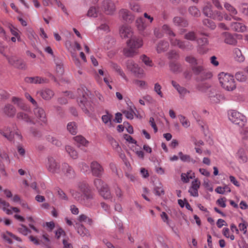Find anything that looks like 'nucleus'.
I'll return each instance as SVG.
<instances>
[{
    "instance_id": "nucleus-47",
    "label": "nucleus",
    "mask_w": 248,
    "mask_h": 248,
    "mask_svg": "<svg viewBox=\"0 0 248 248\" xmlns=\"http://www.w3.org/2000/svg\"><path fill=\"white\" fill-rule=\"evenodd\" d=\"M78 167L80 170V171L83 173H89L91 171L89 165L85 162H82L79 163L78 164Z\"/></svg>"
},
{
    "instance_id": "nucleus-28",
    "label": "nucleus",
    "mask_w": 248,
    "mask_h": 248,
    "mask_svg": "<svg viewBox=\"0 0 248 248\" xmlns=\"http://www.w3.org/2000/svg\"><path fill=\"white\" fill-rule=\"evenodd\" d=\"M169 44L167 41L161 40L157 45L156 49L157 53H160L161 52L167 51L169 48Z\"/></svg>"
},
{
    "instance_id": "nucleus-62",
    "label": "nucleus",
    "mask_w": 248,
    "mask_h": 248,
    "mask_svg": "<svg viewBox=\"0 0 248 248\" xmlns=\"http://www.w3.org/2000/svg\"><path fill=\"white\" fill-rule=\"evenodd\" d=\"M180 159L183 162H190V156L187 155H184L182 152L178 153Z\"/></svg>"
},
{
    "instance_id": "nucleus-13",
    "label": "nucleus",
    "mask_w": 248,
    "mask_h": 248,
    "mask_svg": "<svg viewBox=\"0 0 248 248\" xmlns=\"http://www.w3.org/2000/svg\"><path fill=\"white\" fill-rule=\"evenodd\" d=\"M8 62L14 67L19 69H25L26 64L23 60L18 58L15 56H5Z\"/></svg>"
},
{
    "instance_id": "nucleus-17",
    "label": "nucleus",
    "mask_w": 248,
    "mask_h": 248,
    "mask_svg": "<svg viewBox=\"0 0 248 248\" xmlns=\"http://www.w3.org/2000/svg\"><path fill=\"white\" fill-rule=\"evenodd\" d=\"M126 43L127 46H131L135 48L136 51H138V49L143 45L142 39L136 36H134L128 40Z\"/></svg>"
},
{
    "instance_id": "nucleus-63",
    "label": "nucleus",
    "mask_w": 248,
    "mask_h": 248,
    "mask_svg": "<svg viewBox=\"0 0 248 248\" xmlns=\"http://www.w3.org/2000/svg\"><path fill=\"white\" fill-rule=\"evenodd\" d=\"M114 221L116 223V228L118 230L120 233L123 232V224L122 221L119 219L117 217H114Z\"/></svg>"
},
{
    "instance_id": "nucleus-58",
    "label": "nucleus",
    "mask_w": 248,
    "mask_h": 248,
    "mask_svg": "<svg viewBox=\"0 0 248 248\" xmlns=\"http://www.w3.org/2000/svg\"><path fill=\"white\" fill-rule=\"evenodd\" d=\"M123 113L127 119L130 120H132L134 118V114H135L134 111L132 109L130 110H124Z\"/></svg>"
},
{
    "instance_id": "nucleus-41",
    "label": "nucleus",
    "mask_w": 248,
    "mask_h": 248,
    "mask_svg": "<svg viewBox=\"0 0 248 248\" xmlns=\"http://www.w3.org/2000/svg\"><path fill=\"white\" fill-rule=\"evenodd\" d=\"M67 129L72 135H76L77 133V125L75 122H71L67 124Z\"/></svg>"
},
{
    "instance_id": "nucleus-31",
    "label": "nucleus",
    "mask_w": 248,
    "mask_h": 248,
    "mask_svg": "<svg viewBox=\"0 0 248 248\" xmlns=\"http://www.w3.org/2000/svg\"><path fill=\"white\" fill-rule=\"evenodd\" d=\"M75 144L80 147L81 146H86L88 144V141L84 137L82 136H77L74 138Z\"/></svg>"
},
{
    "instance_id": "nucleus-10",
    "label": "nucleus",
    "mask_w": 248,
    "mask_h": 248,
    "mask_svg": "<svg viewBox=\"0 0 248 248\" xmlns=\"http://www.w3.org/2000/svg\"><path fill=\"white\" fill-rule=\"evenodd\" d=\"M127 69L138 78H142L144 75V70L132 60H129L126 62Z\"/></svg>"
},
{
    "instance_id": "nucleus-15",
    "label": "nucleus",
    "mask_w": 248,
    "mask_h": 248,
    "mask_svg": "<svg viewBox=\"0 0 248 248\" xmlns=\"http://www.w3.org/2000/svg\"><path fill=\"white\" fill-rule=\"evenodd\" d=\"M1 207L2 210L9 215H12L13 212L18 213L20 212L17 207L10 206L9 202L0 198V208Z\"/></svg>"
},
{
    "instance_id": "nucleus-27",
    "label": "nucleus",
    "mask_w": 248,
    "mask_h": 248,
    "mask_svg": "<svg viewBox=\"0 0 248 248\" xmlns=\"http://www.w3.org/2000/svg\"><path fill=\"white\" fill-rule=\"evenodd\" d=\"M17 119L23 120L27 123L35 124V122L32 120L29 115L24 112H19L16 114Z\"/></svg>"
},
{
    "instance_id": "nucleus-29",
    "label": "nucleus",
    "mask_w": 248,
    "mask_h": 248,
    "mask_svg": "<svg viewBox=\"0 0 248 248\" xmlns=\"http://www.w3.org/2000/svg\"><path fill=\"white\" fill-rule=\"evenodd\" d=\"M77 230L78 233L82 237L88 236L89 234L88 230L82 225L79 223H76L74 226Z\"/></svg>"
},
{
    "instance_id": "nucleus-5",
    "label": "nucleus",
    "mask_w": 248,
    "mask_h": 248,
    "mask_svg": "<svg viewBox=\"0 0 248 248\" xmlns=\"http://www.w3.org/2000/svg\"><path fill=\"white\" fill-rule=\"evenodd\" d=\"M218 79L221 86L227 91H232L236 88L233 76L223 72L218 75Z\"/></svg>"
},
{
    "instance_id": "nucleus-43",
    "label": "nucleus",
    "mask_w": 248,
    "mask_h": 248,
    "mask_svg": "<svg viewBox=\"0 0 248 248\" xmlns=\"http://www.w3.org/2000/svg\"><path fill=\"white\" fill-rule=\"evenodd\" d=\"M108 139L113 149L118 152H120L121 150V148L117 141L111 136H108Z\"/></svg>"
},
{
    "instance_id": "nucleus-23",
    "label": "nucleus",
    "mask_w": 248,
    "mask_h": 248,
    "mask_svg": "<svg viewBox=\"0 0 248 248\" xmlns=\"http://www.w3.org/2000/svg\"><path fill=\"white\" fill-rule=\"evenodd\" d=\"M83 194L84 202H82V204H83L88 207L91 206L92 205V203L90 202V201L94 199V194L89 191H87Z\"/></svg>"
},
{
    "instance_id": "nucleus-30",
    "label": "nucleus",
    "mask_w": 248,
    "mask_h": 248,
    "mask_svg": "<svg viewBox=\"0 0 248 248\" xmlns=\"http://www.w3.org/2000/svg\"><path fill=\"white\" fill-rule=\"evenodd\" d=\"M231 29L234 31L243 32L246 31V27L242 23L233 22L231 24Z\"/></svg>"
},
{
    "instance_id": "nucleus-1",
    "label": "nucleus",
    "mask_w": 248,
    "mask_h": 248,
    "mask_svg": "<svg viewBox=\"0 0 248 248\" xmlns=\"http://www.w3.org/2000/svg\"><path fill=\"white\" fill-rule=\"evenodd\" d=\"M162 30L169 35V39L171 46H177L180 49L186 51H191L193 49L194 46L191 43L175 38L176 34L168 25H163L162 26Z\"/></svg>"
},
{
    "instance_id": "nucleus-57",
    "label": "nucleus",
    "mask_w": 248,
    "mask_h": 248,
    "mask_svg": "<svg viewBox=\"0 0 248 248\" xmlns=\"http://www.w3.org/2000/svg\"><path fill=\"white\" fill-rule=\"evenodd\" d=\"M239 10L244 15L248 16V4L247 3H242L239 6Z\"/></svg>"
},
{
    "instance_id": "nucleus-53",
    "label": "nucleus",
    "mask_w": 248,
    "mask_h": 248,
    "mask_svg": "<svg viewBox=\"0 0 248 248\" xmlns=\"http://www.w3.org/2000/svg\"><path fill=\"white\" fill-rule=\"evenodd\" d=\"M170 68L173 72H179L181 70V65L175 62H171L170 64Z\"/></svg>"
},
{
    "instance_id": "nucleus-24",
    "label": "nucleus",
    "mask_w": 248,
    "mask_h": 248,
    "mask_svg": "<svg viewBox=\"0 0 248 248\" xmlns=\"http://www.w3.org/2000/svg\"><path fill=\"white\" fill-rule=\"evenodd\" d=\"M3 112L8 117H13L16 113V109L13 105L8 104L4 106Z\"/></svg>"
},
{
    "instance_id": "nucleus-12",
    "label": "nucleus",
    "mask_w": 248,
    "mask_h": 248,
    "mask_svg": "<svg viewBox=\"0 0 248 248\" xmlns=\"http://www.w3.org/2000/svg\"><path fill=\"white\" fill-rule=\"evenodd\" d=\"M136 26L143 36H148L150 35L151 31L146 29L147 25L142 17L137 18L136 20Z\"/></svg>"
},
{
    "instance_id": "nucleus-36",
    "label": "nucleus",
    "mask_w": 248,
    "mask_h": 248,
    "mask_svg": "<svg viewBox=\"0 0 248 248\" xmlns=\"http://www.w3.org/2000/svg\"><path fill=\"white\" fill-rule=\"evenodd\" d=\"M233 53L235 60L238 62H241L244 61L245 57L242 55L241 50L238 48H235L233 49Z\"/></svg>"
},
{
    "instance_id": "nucleus-45",
    "label": "nucleus",
    "mask_w": 248,
    "mask_h": 248,
    "mask_svg": "<svg viewBox=\"0 0 248 248\" xmlns=\"http://www.w3.org/2000/svg\"><path fill=\"white\" fill-rule=\"evenodd\" d=\"M202 23L205 26L210 28L211 30H214L216 28V25L215 23L208 18L204 19L202 20Z\"/></svg>"
},
{
    "instance_id": "nucleus-26",
    "label": "nucleus",
    "mask_w": 248,
    "mask_h": 248,
    "mask_svg": "<svg viewBox=\"0 0 248 248\" xmlns=\"http://www.w3.org/2000/svg\"><path fill=\"white\" fill-rule=\"evenodd\" d=\"M185 61L192 66L198 64H202L203 60L202 59H197L192 55L186 56L185 58Z\"/></svg>"
},
{
    "instance_id": "nucleus-54",
    "label": "nucleus",
    "mask_w": 248,
    "mask_h": 248,
    "mask_svg": "<svg viewBox=\"0 0 248 248\" xmlns=\"http://www.w3.org/2000/svg\"><path fill=\"white\" fill-rule=\"evenodd\" d=\"M198 46H206L208 44V40L207 37H201L196 40Z\"/></svg>"
},
{
    "instance_id": "nucleus-49",
    "label": "nucleus",
    "mask_w": 248,
    "mask_h": 248,
    "mask_svg": "<svg viewBox=\"0 0 248 248\" xmlns=\"http://www.w3.org/2000/svg\"><path fill=\"white\" fill-rule=\"evenodd\" d=\"M224 14L218 11H215L212 15V17L211 18L214 20L218 21H222L223 19Z\"/></svg>"
},
{
    "instance_id": "nucleus-11",
    "label": "nucleus",
    "mask_w": 248,
    "mask_h": 248,
    "mask_svg": "<svg viewBox=\"0 0 248 248\" xmlns=\"http://www.w3.org/2000/svg\"><path fill=\"white\" fill-rule=\"evenodd\" d=\"M101 10L107 15H112L116 10L115 2L111 0H104L101 2Z\"/></svg>"
},
{
    "instance_id": "nucleus-6",
    "label": "nucleus",
    "mask_w": 248,
    "mask_h": 248,
    "mask_svg": "<svg viewBox=\"0 0 248 248\" xmlns=\"http://www.w3.org/2000/svg\"><path fill=\"white\" fill-rule=\"evenodd\" d=\"M228 118L230 121L241 127L245 126L247 123L246 117L242 113L234 110H231L228 112Z\"/></svg>"
},
{
    "instance_id": "nucleus-19",
    "label": "nucleus",
    "mask_w": 248,
    "mask_h": 248,
    "mask_svg": "<svg viewBox=\"0 0 248 248\" xmlns=\"http://www.w3.org/2000/svg\"><path fill=\"white\" fill-rule=\"evenodd\" d=\"M37 93L46 100H50L54 95V92L48 88H44Z\"/></svg>"
},
{
    "instance_id": "nucleus-25",
    "label": "nucleus",
    "mask_w": 248,
    "mask_h": 248,
    "mask_svg": "<svg viewBox=\"0 0 248 248\" xmlns=\"http://www.w3.org/2000/svg\"><path fill=\"white\" fill-rule=\"evenodd\" d=\"M12 101L16 105L21 109L25 111L28 110V107L22 99L16 97H13Z\"/></svg>"
},
{
    "instance_id": "nucleus-22",
    "label": "nucleus",
    "mask_w": 248,
    "mask_h": 248,
    "mask_svg": "<svg viewBox=\"0 0 248 248\" xmlns=\"http://www.w3.org/2000/svg\"><path fill=\"white\" fill-rule=\"evenodd\" d=\"M120 34L122 38H129L132 36L133 31L131 27L127 26H123L120 30Z\"/></svg>"
},
{
    "instance_id": "nucleus-55",
    "label": "nucleus",
    "mask_w": 248,
    "mask_h": 248,
    "mask_svg": "<svg viewBox=\"0 0 248 248\" xmlns=\"http://www.w3.org/2000/svg\"><path fill=\"white\" fill-rule=\"evenodd\" d=\"M78 188L83 194L89 190L88 184L84 182L79 183L78 184Z\"/></svg>"
},
{
    "instance_id": "nucleus-21",
    "label": "nucleus",
    "mask_w": 248,
    "mask_h": 248,
    "mask_svg": "<svg viewBox=\"0 0 248 248\" xmlns=\"http://www.w3.org/2000/svg\"><path fill=\"white\" fill-rule=\"evenodd\" d=\"M119 15L122 19L126 22H132L134 19V16L127 9H122L120 10Z\"/></svg>"
},
{
    "instance_id": "nucleus-14",
    "label": "nucleus",
    "mask_w": 248,
    "mask_h": 248,
    "mask_svg": "<svg viewBox=\"0 0 248 248\" xmlns=\"http://www.w3.org/2000/svg\"><path fill=\"white\" fill-rule=\"evenodd\" d=\"M91 171L93 176L100 178L104 173V168L97 161H93L90 165Z\"/></svg>"
},
{
    "instance_id": "nucleus-50",
    "label": "nucleus",
    "mask_w": 248,
    "mask_h": 248,
    "mask_svg": "<svg viewBox=\"0 0 248 248\" xmlns=\"http://www.w3.org/2000/svg\"><path fill=\"white\" fill-rule=\"evenodd\" d=\"M9 233H12L11 232L7 231L5 232H3L1 234V237L3 240L9 244H13V241L11 239L12 238L11 235Z\"/></svg>"
},
{
    "instance_id": "nucleus-56",
    "label": "nucleus",
    "mask_w": 248,
    "mask_h": 248,
    "mask_svg": "<svg viewBox=\"0 0 248 248\" xmlns=\"http://www.w3.org/2000/svg\"><path fill=\"white\" fill-rule=\"evenodd\" d=\"M17 230L19 232L24 235H27L28 233H31V231L23 224L20 225V227L18 228Z\"/></svg>"
},
{
    "instance_id": "nucleus-32",
    "label": "nucleus",
    "mask_w": 248,
    "mask_h": 248,
    "mask_svg": "<svg viewBox=\"0 0 248 248\" xmlns=\"http://www.w3.org/2000/svg\"><path fill=\"white\" fill-rule=\"evenodd\" d=\"M137 53L138 51L131 46H127L123 49V54L126 57H133Z\"/></svg>"
},
{
    "instance_id": "nucleus-42",
    "label": "nucleus",
    "mask_w": 248,
    "mask_h": 248,
    "mask_svg": "<svg viewBox=\"0 0 248 248\" xmlns=\"http://www.w3.org/2000/svg\"><path fill=\"white\" fill-rule=\"evenodd\" d=\"M65 150L73 159H77L78 157L77 152L71 146L69 145L66 146Z\"/></svg>"
},
{
    "instance_id": "nucleus-46",
    "label": "nucleus",
    "mask_w": 248,
    "mask_h": 248,
    "mask_svg": "<svg viewBox=\"0 0 248 248\" xmlns=\"http://www.w3.org/2000/svg\"><path fill=\"white\" fill-rule=\"evenodd\" d=\"M178 117L180 123L183 127L185 128H187L190 126V123L189 121L183 115H179Z\"/></svg>"
},
{
    "instance_id": "nucleus-39",
    "label": "nucleus",
    "mask_w": 248,
    "mask_h": 248,
    "mask_svg": "<svg viewBox=\"0 0 248 248\" xmlns=\"http://www.w3.org/2000/svg\"><path fill=\"white\" fill-rule=\"evenodd\" d=\"M188 12L192 16L198 17L201 16L200 11L195 6H191L188 8Z\"/></svg>"
},
{
    "instance_id": "nucleus-16",
    "label": "nucleus",
    "mask_w": 248,
    "mask_h": 248,
    "mask_svg": "<svg viewBox=\"0 0 248 248\" xmlns=\"http://www.w3.org/2000/svg\"><path fill=\"white\" fill-rule=\"evenodd\" d=\"M65 177L69 178H74L76 176V173L73 168L68 163L64 162L62 163L61 171Z\"/></svg>"
},
{
    "instance_id": "nucleus-61",
    "label": "nucleus",
    "mask_w": 248,
    "mask_h": 248,
    "mask_svg": "<svg viewBox=\"0 0 248 248\" xmlns=\"http://www.w3.org/2000/svg\"><path fill=\"white\" fill-rule=\"evenodd\" d=\"M162 87L158 83H156L154 86V91L160 97H163V94L161 92Z\"/></svg>"
},
{
    "instance_id": "nucleus-37",
    "label": "nucleus",
    "mask_w": 248,
    "mask_h": 248,
    "mask_svg": "<svg viewBox=\"0 0 248 248\" xmlns=\"http://www.w3.org/2000/svg\"><path fill=\"white\" fill-rule=\"evenodd\" d=\"M111 67L112 68L115 70L116 72H117L122 78L127 80V78L125 74L123 72L121 67L119 65L115 63H111Z\"/></svg>"
},
{
    "instance_id": "nucleus-2",
    "label": "nucleus",
    "mask_w": 248,
    "mask_h": 248,
    "mask_svg": "<svg viewBox=\"0 0 248 248\" xmlns=\"http://www.w3.org/2000/svg\"><path fill=\"white\" fill-rule=\"evenodd\" d=\"M83 91H85L83 88L78 89V90L79 95H80V93H82V97L78 100V104L85 114L90 115L94 111V108L91 101L88 99V93H83Z\"/></svg>"
},
{
    "instance_id": "nucleus-59",
    "label": "nucleus",
    "mask_w": 248,
    "mask_h": 248,
    "mask_svg": "<svg viewBox=\"0 0 248 248\" xmlns=\"http://www.w3.org/2000/svg\"><path fill=\"white\" fill-rule=\"evenodd\" d=\"M236 79L240 81L243 82L246 80V76L242 72H238L235 74Z\"/></svg>"
},
{
    "instance_id": "nucleus-48",
    "label": "nucleus",
    "mask_w": 248,
    "mask_h": 248,
    "mask_svg": "<svg viewBox=\"0 0 248 248\" xmlns=\"http://www.w3.org/2000/svg\"><path fill=\"white\" fill-rule=\"evenodd\" d=\"M55 190L58 194L59 198L61 200L66 201H67L68 200V198L66 195V194L60 187H57L55 188Z\"/></svg>"
},
{
    "instance_id": "nucleus-7",
    "label": "nucleus",
    "mask_w": 248,
    "mask_h": 248,
    "mask_svg": "<svg viewBox=\"0 0 248 248\" xmlns=\"http://www.w3.org/2000/svg\"><path fill=\"white\" fill-rule=\"evenodd\" d=\"M191 70L195 75L200 76L197 78V81H203L212 76L210 72H206L205 71L203 62L202 64H198L192 66Z\"/></svg>"
},
{
    "instance_id": "nucleus-60",
    "label": "nucleus",
    "mask_w": 248,
    "mask_h": 248,
    "mask_svg": "<svg viewBox=\"0 0 248 248\" xmlns=\"http://www.w3.org/2000/svg\"><path fill=\"white\" fill-rule=\"evenodd\" d=\"M223 99V96L219 94H216V95L210 97L211 101L214 103H218Z\"/></svg>"
},
{
    "instance_id": "nucleus-18",
    "label": "nucleus",
    "mask_w": 248,
    "mask_h": 248,
    "mask_svg": "<svg viewBox=\"0 0 248 248\" xmlns=\"http://www.w3.org/2000/svg\"><path fill=\"white\" fill-rule=\"evenodd\" d=\"M224 7L226 10L229 12L230 16H231L234 20L237 21H241L242 20L241 18L236 16L238 12L233 6L228 2H225L224 3Z\"/></svg>"
},
{
    "instance_id": "nucleus-51",
    "label": "nucleus",
    "mask_w": 248,
    "mask_h": 248,
    "mask_svg": "<svg viewBox=\"0 0 248 248\" xmlns=\"http://www.w3.org/2000/svg\"><path fill=\"white\" fill-rule=\"evenodd\" d=\"M140 59L147 66L152 67L154 65L152 60L145 55H142L140 56Z\"/></svg>"
},
{
    "instance_id": "nucleus-52",
    "label": "nucleus",
    "mask_w": 248,
    "mask_h": 248,
    "mask_svg": "<svg viewBox=\"0 0 248 248\" xmlns=\"http://www.w3.org/2000/svg\"><path fill=\"white\" fill-rule=\"evenodd\" d=\"M87 15L89 17H96L97 16L96 8L93 6L91 7L87 12Z\"/></svg>"
},
{
    "instance_id": "nucleus-4",
    "label": "nucleus",
    "mask_w": 248,
    "mask_h": 248,
    "mask_svg": "<svg viewBox=\"0 0 248 248\" xmlns=\"http://www.w3.org/2000/svg\"><path fill=\"white\" fill-rule=\"evenodd\" d=\"M93 185L97 190L99 194L105 200L112 199V195L107 184L99 178H95Z\"/></svg>"
},
{
    "instance_id": "nucleus-3",
    "label": "nucleus",
    "mask_w": 248,
    "mask_h": 248,
    "mask_svg": "<svg viewBox=\"0 0 248 248\" xmlns=\"http://www.w3.org/2000/svg\"><path fill=\"white\" fill-rule=\"evenodd\" d=\"M0 134L10 141L15 139L21 140L22 136L16 124H13L11 127L7 126L0 129Z\"/></svg>"
},
{
    "instance_id": "nucleus-38",
    "label": "nucleus",
    "mask_w": 248,
    "mask_h": 248,
    "mask_svg": "<svg viewBox=\"0 0 248 248\" xmlns=\"http://www.w3.org/2000/svg\"><path fill=\"white\" fill-rule=\"evenodd\" d=\"M112 117V115L109 114L108 112H107L106 114L103 115L102 116V120L105 124H107L109 127H111L112 126L111 122Z\"/></svg>"
},
{
    "instance_id": "nucleus-40",
    "label": "nucleus",
    "mask_w": 248,
    "mask_h": 248,
    "mask_svg": "<svg viewBox=\"0 0 248 248\" xmlns=\"http://www.w3.org/2000/svg\"><path fill=\"white\" fill-rule=\"evenodd\" d=\"M192 172L191 170L187 172L186 173H182L181 175V180L185 183L189 182L190 179H193L195 177L194 173H193L191 175L190 174Z\"/></svg>"
},
{
    "instance_id": "nucleus-9",
    "label": "nucleus",
    "mask_w": 248,
    "mask_h": 248,
    "mask_svg": "<svg viewBox=\"0 0 248 248\" xmlns=\"http://www.w3.org/2000/svg\"><path fill=\"white\" fill-rule=\"evenodd\" d=\"M46 167L49 172L52 174H60L61 165L60 162L52 156H48L46 160Z\"/></svg>"
},
{
    "instance_id": "nucleus-8",
    "label": "nucleus",
    "mask_w": 248,
    "mask_h": 248,
    "mask_svg": "<svg viewBox=\"0 0 248 248\" xmlns=\"http://www.w3.org/2000/svg\"><path fill=\"white\" fill-rule=\"evenodd\" d=\"M33 111L36 123L41 126H46L48 122L45 110L42 108L37 106L34 108Z\"/></svg>"
},
{
    "instance_id": "nucleus-20",
    "label": "nucleus",
    "mask_w": 248,
    "mask_h": 248,
    "mask_svg": "<svg viewBox=\"0 0 248 248\" xmlns=\"http://www.w3.org/2000/svg\"><path fill=\"white\" fill-rule=\"evenodd\" d=\"M24 80L27 83L33 84H41L48 82V80L46 78L38 76L34 77H26Z\"/></svg>"
},
{
    "instance_id": "nucleus-34",
    "label": "nucleus",
    "mask_w": 248,
    "mask_h": 248,
    "mask_svg": "<svg viewBox=\"0 0 248 248\" xmlns=\"http://www.w3.org/2000/svg\"><path fill=\"white\" fill-rule=\"evenodd\" d=\"M224 35V42L229 45H235L237 43L236 39L229 32H225Z\"/></svg>"
},
{
    "instance_id": "nucleus-64",
    "label": "nucleus",
    "mask_w": 248,
    "mask_h": 248,
    "mask_svg": "<svg viewBox=\"0 0 248 248\" xmlns=\"http://www.w3.org/2000/svg\"><path fill=\"white\" fill-rule=\"evenodd\" d=\"M155 194L159 196L165 194L163 186L161 184H160L159 186H156L155 187Z\"/></svg>"
},
{
    "instance_id": "nucleus-33",
    "label": "nucleus",
    "mask_w": 248,
    "mask_h": 248,
    "mask_svg": "<svg viewBox=\"0 0 248 248\" xmlns=\"http://www.w3.org/2000/svg\"><path fill=\"white\" fill-rule=\"evenodd\" d=\"M70 192L72 196L78 202L82 203V202H84L83 199V194L80 192L73 189L70 190Z\"/></svg>"
},
{
    "instance_id": "nucleus-35",
    "label": "nucleus",
    "mask_w": 248,
    "mask_h": 248,
    "mask_svg": "<svg viewBox=\"0 0 248 248\" xmlns=\"http://www.w3.org/2000/svg\"><path fill=\"white\" fill-rule=\"evenodd\" d=\"M202 12L204 15L208 17H212L213 12L212 10V6L210 3H207L202 9Z\"/></svg>"
},
{
    "instance_id": "nucleus-44",
    "label": "nucleus",
    "mask_w": 248,
    "mask_h": 248,
    "mask_svg": "<svg viewBox=\"0 0 248 248\" xmlns=\"http://www.w3.org/2000/svg\"><path fill=\"white\" fill-rule=\"evenodd\" d=\"M184 38L188 41H195L197 40L196 33L193 31H189L185 33Z\"/></svg>"
}]
</instances>
